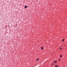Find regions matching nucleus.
<instances>
[{
	"instance_id": "nucleus-4",
	"label": "nucleus",
	"mask_w": 67,
	"mask_h": 67,
	"mask_svg": "<svg viewBox=\"0 0 67 67\" xmlns=\"http://www.w3.org/2000/svg\"><path fill=\"white\" fill-rule=\"evenodd\" d=\"M57 63V61H55V62H54V63Z\"/></svg>"
},
{
	"instance_id": "nucleus-5",
	"label": "nucleus",
	"mask_w": 67,
	"mask_h": 67,
	"mask_svg": "<svg viewBox=\"0 0 67 67\" xmlns=\"http://www.w3.org/2000/svg\"><path fill=\"white\" fill-rule=\"evenodd\" d=\"M55 67H58V66L57 65H55Z\"/></svg>"
},
{
	"instance_id": "nucleus-7",
	"label": "nucleus",
	"mask_w": 67,
	"mask_h": 67,
	"mask_svg": "<svg viewBox=\"0 0 67 67\" xmlns=\"http://www.w3.org/2000/svg\"><path fill=\"white\" fill-rule=\"evenodd\" d=\"M62 41H63V42H64V39H63Z\"/></svg>"
},
{
	"instance_id": "nucleus-3",
	"label": "nucleus",
	"mask_w": 67,
	"mask_h": 67,
	"mask_svg": "<svg viewBox=\"0 0 67 67\" xmlns=\"http://www.w3.org/2000/svg\"><path fill=\"white\" fill-rule=\"evenodd\" d=\"M63 57V56L62 55H61L60 56V57Z\"/></svg>"
},
{
	"instance_id": "nucleus-1",
	"label": "nucleus",
	"mask_w": 67,
	"mask_h": 67,
	"mask_svg": "<svg viewBox=\"0 0 67 67\" xmlns=\"http://www.w3.org/2000/svg\"><path fill=\"white\" fill-rule=\"evenodd\" d=\"M28 7L27 6H25V9H26V8H27Z\"/></svg>"
},
{
	"instance_id": "nucleus-6",
	"label": "nucleus",
	"mask_w": 67,
	"mask_h": 67,
	"mask_svg": "<svg viewBox=\"0 0 67 67\" xmlns=\"http://www.w3.org/2000/svg\"><path fill=\"white\" fill-rule=\"evenodd\" d=\"M41 49H43V47H41Z\"/></svg>"
},
{
	"instance_id": "nucleus-9",
	"label": "nucleus",
	"mask_w": 67,
	"mask_h": 67,
	"mask_svg": "<svg viewBox=\"0 0 67 67\" xmlns=\"http://www.w3.org/2000/svg\"><path fill=\"white\" fill-rule=\"evenodd\" d=\"M60 60V59H59L58 60L59 61Z\"/></svg>"
},
{
	"instance_id": "nucleus-8",
	"label": "nucleus",
	"mask_w": 67,
	"mask_h": 67,
	"mask_svg": "<svg viewBox=\"0 0 67 67\" xmlns=\"http://www.w3.org/2000/svg\"><path fill=\"white\" fill-rule=\"evenodd\" d=\"M38 60H39V59H37V61Z\"/></svg>"
},
{
	"instance_id": "nucleus-2",
	"label": "nucleus",
	"mask_w": 67,
	"mask_h": 67,
	"mask_svg": "<svg viewBox=\"0 0 67 67\" xmlns=\"http://www.w3.org/2000/svg\"><path fill=\"white\" fill-rule=\"evenodd\" d=\"M63 49V48H60V50H62Z\"/></svg>"
}]
</instances>
